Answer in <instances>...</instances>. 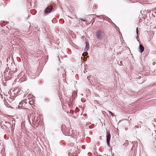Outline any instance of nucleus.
I'll use <instances>...</instances> for the list:
<instances>
[{
  "instance_id": "1",
  "label": "nucleus",
  "mask_w": 156,
  "mask_h": 156,
  "mask_svg": "<svg viewBox=\"0 0 156 156\" xmlns=\"http://www.w3.org/2000/svg\"><path fill=\"white\" fill-rule=\"evenodd\" d=\"M26 80V76L24 75L23 72H22L18 75V77L16 79L15 81L21 83Z\"/></svg>"
},
{
  "instance_id": "2",
  "label": "nucleus",
  "mask_w": 156,
  "mask_h": 156,
  "mask_svg": "<svg viewBox=\"0 0 156 156\" xmlns=\"http://www.w3.org/2000/svg\"><path fill=\"white\" fill-rule=\"evenodd\" d=\"M106 33L102 31H98L96 33V36L98 39L100 40H102L104 38Z\"/></svg>"
},
{
  "instance_id": "3",
  "label": "nucleus",
  "mask_w": 156,
  "mask_h": 156,
  "mask_svg": "<svg viewBox=\"0 0 156 156\" xmlns=\"http://www.w3.org/2000/svg\"><path fill=\"white\" fill-rule=\"evenodd\" d=\"M38 114H34L32 117V119L33 122L35 123L38 122Z\"/></svg>"
},
{
  "instance_id": "12",
  "label": "nucleus",
  "mask_w": 156,
  "mask_h": 156,
  "mask_svg": "<svg viewBox=\"0 0 156 156\" xmlns=\"http://www.w3.org/2000/svg\"><path fill=\"white\" fill-rule=\"evenodd\" d=\"M22 109L21 111L22 112H23H23L25 113L26 111V110H27V109L26 108H25V109H24V108H23V109L22 108Z\"/></svg>"
},
{
  "instance_id": "17",
  "label": "nucleus",
  "mask_w": 156,
  "mask_h": 156,
  "mask_svg": "<svg viewBox=\"0 0 156 156\" xmlns=\"http://www.w3.org/2000/svg\"><path fill=\"white\" fill-rule=\"evenodd\" d=\"M30 4H32V3L31 2H30Z\"/></svg>"
},
{
  "instance_id": "7",
  "label": "nucleus",
  "mask_w": 156,
  "mask_h": 156,
  "mask_svg": "<svg viewBox=\"0 0 156 156\" xmlns=\"http://www.w3.org/2000/svg\"><path fill=\"white\" fill-rule=\"evenodd\" d=\"M144 46L141 44H140L139 48V51L140 53H142L144 51Z\"/></svg>"
},
{
  "instance_id": "16",
  "label": "nucleus",
  "mask_w": 156,
  "mask_h": 156,
  "mask_svg": "<svg viewBox=\"0 0 156 156\" xmlns=\"http://www.w3.org/2000/svg\"><path fill=\"white\" fill-rule=\"evenodd\" d=\"M35 77H32V78H35Z\"/></svg>"
},
{
  "instance_id": "10",
  "label": "nucleus",
  "mask_w": 156,
  "mask_h": 156,
  "mask_svg": "<svg viewBox=\"0 0 156 156\" xmlns=\"http://www.w3.org/2000/svg\"><path fill=\"white\" fill-rule=\"evenodd\" d=\"M108 112L109 114V115H112V116L113 117V116H116V115H114L113 113L112 112H111L110 111H107Z\"/></svg>"
},
{
  "instance_id": "14",
  "label": "nucleus",
  "mask_w": 156,
  "mask_h": 156,
  "mask_svg": "<svg viewBox=\"0 0 156 156\" xmlns=\"http://www.w3.org/2000/svg\"><path fill=\"white\" fill-rule=\"evenodd\" d=\"M97 17L100 19H101L103 17L102 16H97Z\"/></svg>"
},
{
  "instance_id": "6",
  "label": "nucleus",
  "mask_w": 156,
  "mask_h": 156,
  "mask_svg": "<svg viewBox=\"0 0 156 156\" xmlns=\"http://www.w3.org/2000/svg\"><path fill=\"white\" fill-rule=\"evenodd\" d=\"M76 149H77L76 148V147H73V148L71 149V151L70 152H72V153L76 155L78 153V150H76Z\"/></svg>"
},
{
  "instance_id": "15",
  "label": "nucleus",
  "mask_w": 156,
  "mask_h": 156,
  "mask_svg": "<svg viewBox=\"0 0 156 156\" xmlns=\"http://www.w3.org/2000/svg\"><path fill=\"white\" fill-rule=\"evenodd\" d=\"M138 28H137L136 29V33L137 34H138Z\"/></svg>"
},
{
  "instance_id": "13",
  "label": "nucleus",
  "mask_w": 156,
  "mask_h": 156,
  "mask_svg": "<svg viewBox=\"0 0 156 156\" xmlns=\"http://www.w3.org/2000/svg\"><path fill=\"white\" fill-rule=\"evenodd\" d=\"M123 145L124 146H128V141H126L125 143Z\"/></svg>"
},
{
  "instance_id": "5",
  "label": "nucleus",
  "mask_w": 156,
  "mask_h": 156,
  "mask_svg": "<svg viewBox=\"0 0 156 156\" xmlns=\"http://www.w3.org/2000/svg\"><path fill=\"white\" fill-rule=\"evenodd\" d=\"M52 9V7L51 6H48L44 12L45 13H49L51 12Z\"/></svg>"
},
{
  "instance_id": "11",
  "label": "nucleus",
  "mask_w": 156,
  "mask_h": 156,
  "mask_svg": "<svg viewBox=\"0 0 156 156\" xmlns=\"http://www.w3.org/2000/svg\"><path fill=\"white\" fill-rule=\"evenodd\" d=\"M88 54V53L87 52H84L82 54V55L83 56H86Z\"/></svg>"
},
{
  "instance_id": "9",
  "label": "nucleus",
  "mask_w": 156,
  "mask_h": 156,
  "mask_svg": "<svg viewBox=\"0 0 156 156\" xmlns=\"http://www.w3.org/2000/svg\"><path fill=\"white\" fill-rule=\"evenodd\" d=\"M89 44L87 42H86V43L85 47L84 48V50L85 51H87V50L89 48Z\"/></svg>"
},
{
  "instance_id": "8",
  "label": "nucleus",
  "mask_w": 156,
  "mask_h": 156,
  "mask_svg": "<svg viewBox=\"0 0 156 156\" xmlns=\"http://www.w3.org/2000/svg\"><path fill=\"white\" fill-rule=\"evenodd\" d=\"M25 104L26 103H25L24 101H22L20 103V105H19L18 108L20 109V105H21L22 106H23L25 105Z\"/></svg>"
},
{
  "instance_id": "4",
  "label": "nucleus",
  "mask_w": 156,
  "mask_h": 156,
  "mask_svg": "<svg viewBox=\"0 0 156 156\" xmlns=\"http://www.w3.org/2000/svg\"><path fill=\"white\" fill-rule=\"evenodd\" d=\"M107 139H106V142L108 145H109L110 144V140L111 138V135L110 133L109 132H107Z\"/></svg>"
}]
</instances>
